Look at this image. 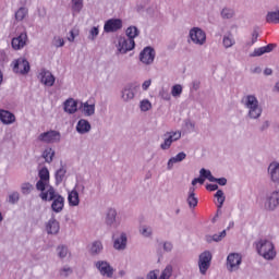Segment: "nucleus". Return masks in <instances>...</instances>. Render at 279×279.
Here are the masks:
<instances>
[{"mask_svg":"<svg viewBox=\"0 0 279 279\" xmlns=\"http://www.w3.org/2000/svg\"><path fill=\"white\" fill-rule=\"evenodd\" d=\"M243 108L246 109V117L251 121H258L263 117V105L254 94L244 95L241 99Z\"/></svg>","mask_w":279,"mask_h":279,"instance_id":"obj_1","label":"nucleus"},{"mask_svg":"<svg viewBox=\"0 0 279 279\" xmlns=\"http://www.w3.org/2000/svg\"><path fill=\"white\" fill-rule=\"evenodd\" d=\"M43 202H52L51 209L53 213H62L64 210V197L56 189L50 187L48 191L39 194Z\"/></svg>","mask_w":279,"mask_h":279,"instance_id":"obj_2","label":"nucleus"},{"mask_svg":"<svg viewBox=\"0 0 279 279\" xmlns=\"http://www.w3.org/2000/svg\"><path fill=\"white\" fill-rule=\"evenodd\" d=\"M257 254L263 256L265 260H274L276 258V246L271 240L262 239L255 243Z\"/></svg>","mask_w":279,"mask_h":279,"instance_id":"obj_3","label":"nucleus"},{"mask_svg":"<svg viewBox=\"0 0 279 279\" xmlns=\"http://www.w3.org/2000/svg\"><path fill=\"white\" fill-rule=\"evenodd\" d=\"M206 31H204L202 27L194 26L189 31L187 43L190 45H195L196 47H204V45H206Z\"/></svg>","mask_w":279,"mask_h":279,"instance_id":"obj_4","label":"nucleus"},{"mask_svg":"<svg viewBox=\"0 0 279 279\" xmlns=\"http://www.w3.org/2000/svg\"><path fill=\"white\" fill-rule=\"evenodd\" d=\"M38 177L39 180L36 183L37 191H40V193H46V191L53 189V186H51L49 183V169H47V167L39 169Z\"/></svg>","mask_w":279,"mask_h":279,"instance_id":"obj_5","label":"nucleus"},{"mask_svg":"<svg viewBox=\"0 0 279 279\" xmlns=\"http://www.w3.org/2000/svg\"><path fill=\"white\" fill-rule=\"evenodd\" d=\"M210 263H213V253L210 251H204L198 256V269L202 276H206L208 269H210Z\"/></svg>","mask_w":279,"mask_h":279,"instance_id":"obj_6","label":"nucleus"},{"mask_svg":"<svg viewBox=\"0 0 279 279\" xmlns=\"http://www.w3.org/2000/svg\"><path fill=\"white\" fill-rule=\"evenodd\" d=\"M279 206V190L268 192L265 196L264 207L266 210L274 211Z\"/></svg>","mask_w":279,"mask_h":279,"instance_id":"obj_7","label":"nucleus"},{"mask_svg":"<svg viewBox=\"0 0 279 279\" xmlns=\"http://www.w3.org/2000/svg\"><path fill=\"white\" fill-rule=\"evenodd\" d=\"M241 263H243V256L239 253H230L227 256V269L230 272L239 271L241 269Z\"/></svg>","mask_w":279,"mask_h":279,"instance_id":"obj_8","label":"nucleus"},{"mask_svg":"<svg viewBox=\"0 0 279 279\" xmlns=\"http://www.w3.org/2000/svg\"><path fill=\"white\" fill-rule=\"evenodd\" d=\"M182 138L181 131H170L165 134L163 143L160 144V148L163 150L171 149V145L173 143L180 141Z\"/></svg>","mask_w":279,"mask_h":279,"instance_id":"obj_9","label":"nucleus"},{"mask_svg":"<svg viewBox=\"0 0 279 279\" xmlns=\"http://www.w3.org/2000/svg\"><path fill=\"white\" fill-rule=\"evenodd\" d=\"M154 60H156V50L151 46L145 47L140 52V62H142V64L149 66L154 64Z\"/></svg>","mask_w":279,"mask_h":279,"instance_id":"obj_10","label":"nucleus"},{"mask_svg":"<svg viewBox=\"0 0 279 279\" xmlns=\"http://www.w3.org/2000/svg\"><path fill=\"white\" fill-rule=\"evenodd\" d=\"M173 276V266L168 265L161 271L160 276L158 277V270H150L146 277H137L136 279H169Z\"/></svg>","mask_w":279,"mask_h":279,"instance_id":"obj_11","label":"nucleus"},{"mask_svg":"<svg viewBox=\"0 0 279 279\" xmlns=\"http://www.w3.org/2000/svg\"><path fill=\"white\" fill-rule=\"evenodd\" d=\"M136 47L134 39H129L128 37H119L117 44L118 53L125 54L128 51H132Z\"/></svg>","mask_w":279,"mask_h":279,"instance_id":"obj_12","label":"nucleus"},{"mask_svg":"<svg viewBox=\"0 0 279 279\" xmlns=\"http://www.w3.org/2000/svg\"><path fill=\"white\" fill-rule=\"evenodd\" d=\"M95 267L104 278H112L114 276V268L108 260H98L95 263Z\"/></svg>","mask_w":279,"mask_h":279,"instance_id":"obj_13","label":"nucleus"},{"mask_svg":"<svg viewBox=\"0 0 279 279\" xmlns=\"http://www.w3.org/2000/svg\"><path fill=\"white\" fill-rule=\"evenodd\" d=\"M60 138H62V135L58 131H47L38 136V141L40 143H47V144H53V143H60Z\"/></svg>","mask_w":279,"mask_h":279,"instance_id":"obj_14","label":"nucleus"},{"mask_svg":"<svg viewBox=\"0 0 279 279\" xmlns=\"http://www.w3.org/2000/svg\"><path fill=\"white\" fill-rule=\"evenodd\" d=\"M14 73H20V75H27L29 73L31 66L29 61L25 58H19L12 62Z\"/></svg>","mask_w":279,"mask_h":279,"instance_id":"obj_15","label":"nucleus"},{"mask_svg":"<svg viewBox=\"0 0 279 279\" xmlns=\"http://www.w3.org/2000/svg\"><path fill=\"white\" fill-rule=\"evenodd\" d=\"M123 27V21L121 19H109L105 22L104 32L105 34H114Z\"/></svg>","mask_w":279,"mask_h":279,"instance_id":"obj_16","label":"nucleus"},{"mask_svg":"<svg viewBox=\"0 0 279 279\" xmlns=\"http://www.w3.org/2000/svg\"><path fill=\"white\" fill-rule=\"evenodd\" d=\"M39 82L44 84V86L51 87L53 84H56V76L46 69H41L37 75Z\"/></svg>","mask_w":279,"mask_h":279,"instance_id":"obj_17","label":"nucleus"},{"mask_svg":"<svg viewBox=\"0 0 279 279\" xmlns=\"http://www.w3.org/2000/svg\"><path fill=\"white\" fill-rule=\"evenodd\" d=\"M27 45V33L23 32L17 37H14L11 41V47L14 51H21Z\"/></svg>","mask_w":279,"mask_h":279,"instance_id":"obj_18","label":"nucleus"},{"mask_svg":"<svg viewBox=\"0 0 279 279\" xmlns=\"http://www.w3.org/2000/svg\"><path fill=\"white\" fill-rule=\"evenodd\" d=\"M0 122L2 125H12L16 123V116L9 110L0 109Z\"/></svg>","mask_w":279,"mask_h":279,"instance_id":"obj_19","label":"nucleus"},{"mask_svg":"<svg viewBox=\"0 0 279 279\" xmlns=\"http://www.w3.org/2000/svg\"><path fill=\"white\" fill-rule=\"evenodd\" d=\"M113 247L118 252H123L128 247V233L121 232L119 236L113 238Z\"/></svg>","mask_w":279,"mask_h":279,"instance_id":"obj_20","label":"nucleus"},{"mask_svg":"<svg viewBox=\"0 0 279 279\" xmlns=\"http://www.w3.org/2000/svg\"><path fill=\"white\" fill-rule=\"evenodd\" d=\"M268 175L270 178V182L274 184H279V162L272 161L268 166Z\"/></svg>","mask_w":279,"mask_h":279,"instance_id":"obj_21","label":"nucleus"},{"mask_svg":"<svg viewBox=\"0 0 279 279\" xmlns=\"http://www.w3.org/2000/svg\"><path fill=\"white\" fill-rule=\"evenodd\" d=\"M136 97V93L134 92V87L132 85H126L121 90V99L129 104Z\"/></svg>","mask_w":279,"mask_h":279,"instance_id":"obj_22","label":"nucleus"},{"mask_svg":"<svg viewBox=\"0 0 279 279\" xmlns=\"http://www.w3.org/2000/svg\"><path fill=\"white\" fill-rule=\"evenodd\" d=\"M80 110L84 117H93L95 114V101L87 100L85 102H81Z\"/></svg>","mask_w":279,"mask_h":279,"instance_id":"obj_23","label":"nucleus"},{"mask_svg":"<svg viewBox=\"0 0 279 279\" xmlns=\"http://www.w3.org/2000/svg\"><path fill=\"white\" fill-rule=\"evenodd\" d=\"M93 130L90 122L86 119H80L76 123L77 134H88Z\"/></svg>","mask_w":279,"mask_h":279,"instance_id":"obj_24","label":"nucleus"},{"mask_svg":"<svg viewBox=\"0 0 279 279\" xmlns=\"http://www.w3.org/2000/svg\"><path fill=\"white\" fill-rule=\"evenodd\" d=\"M63 110L68 114H75L77 112V100L69 98L63 102Z\"/></svg>","mask_w":279,"mask_h":279,"instance_id":"obj_25","label":"nucleus"},{"mask_svg":"<svg viewBox=\"0 0 279 279\" xmlns=\"http://www.w3.org/2000/svg\"><path fill=\"white\" fill-rule=\"evenodd\" d=\"M183 160H186V153L184 151H181L177 154L174 157H171L167 163L168 171H171L174 165H178V162H182Z\"/></svg>","mask_w":279,"mask_h":279,"instance_id":"obj_26","label":"nucleus"},{"mask_svg":"<svg viewBox=\"0 0 279 279\" xmlns=\"http://www.w3.org/2000/svg\"><path fill=\"white\" fill-rule=\"evenodd\" d=\"M46 230L48 234H58L60 232V222L56 218H51L46 226Z\"/></svg>","mask_w":279,"mask_h":279,"instance_id":"obj_27","label":"nucleus"},{"mask_svg":"<svg viewBox=\"0 0 279 279\" xmlns=\"http://www.w3.org/2000/svg\"><path fill=\"white\" fill-rule=\"evenodd\" d=\"M68 204L69 206H80V194L74 190L68 192Z\"/></svg>","mask_w":279,"mask_h":279,"instance_id":"obj_28","label":"nucleus"},{"mask_svg":"<svg viewBox=\"0 0 279 279\" xmlns=\"http://www.w3.org/2000/svg\"><path fill=\"white\" fill-rule=\"evenodd\" d=\"M105 221L107 226H114L117 223V209L109 208L106 213Z\"/></svg>","mask_w":279,"mask_h":279,"instance_id":"obj_29","label":"nucleus"},{"mask_svg":"<svg viewBox=\"0 0 279 279\" xmlns=\"http://www.w3.org/2000/svg\"><path fill=\"white\" fill-rule=\"evenodd\" d=\"M222 45H223L225 49H230L231 47H234V45H236L234 35H232L231 33L223 35Z\"/></svg>","mask_w":279,"mask_h":279,"instance_id":"obj_30","label":"nucleus"},{"mask_svg":"<svg viewBox=\"0 0 279 279\" xmlns=\"http://www.w3.org/2000/svg\"><path fill=\"white\" fill-rule=\"evenodd\" d=\"M72 14L73 16H76V14H80L82 10H84V0H72Z\"/></svg>","mask_w":279,"mask_h":279,"instance_id":"obj_31","label":"nucleus"},{"mask_svg":"<svg viewBox=\"0 0 279 279\" xmlns=\"http://www.w3.org/2000/svg\"><path fill=\"white\" fill-rule=\"evenodd\" d=\"M197 197L195 196V187H190L187 194V204L190 208H195L197 206Z\"/></svg>","mask_w":279,"mask_h":279,"instance_id":"obj_32","label":"nucleus"},{"mask_svg":"<svg viewBox=\"0 0 279 279\" xmlns=\"http://www.w3.org/2000/svg\"><path fill=\"white\" fill-rule=\"evenodd\" d=\"M57 254L59 258L64 259L71 256V252L69 251V246L61 244L57 247Z\"/></svg>","mask_w":279,"mask_h":279,"instance_id":"obj_33","label":"nucleus"},{"mask_svg":"<svg viewBox=\"0 0 279 279\" xmlns=\"http://www.w3.org/2000/svg\"><path fill=\"white\" fill-rule=\"evenodd\" d=\"M53 156H56V150H53V148L51 147H47L43 151V158L46 162H48V165H50V162H53Z\"/></svg>","mask_w":279,"mask_h":279,"instance_id":"obj_34","label":"nucleus"},{"mask_svg":"<svg viewBox=\"0 0 279 279\" xmlns=\"http://www.w3.org/2000/svg\"><path fill=\"white\" fill-rule=\"evenodd\" d=\"M56 184H62L64 182V178H66V168L64 166H61L59 170L56 171Z\"/></svg>","mask_w":279,"mask_h":279,"instance_id":"obj_35","label":"nucleus"},{"mask_svg":"<svg viewBox=\"0 0 279 279\" xmlns=\"http://www.w3.org/2000/svg\"><path fill=\"white\" fill-rule=\"evenodd\" d=\"M140 234L144 236V239H151L154 236V229L149 226L140 227Z\"/></svg>","mask_w":279,"mask_h":279,"instance_id":"obj_36","label":"nucleus"},{"mask_svg":"<svg viewBox=\"0 0 279 279\" xmlns=\"http://www.w3.org/2000/svg\"><path fill=\"white\" fill-rule=\"evenodd\" d=\"M207 243H213V241L215 243H219V241H221V239H226V230L221 231L219 234H214V235H206L205 236Z\"/></svg>","mask_w":279,"mask_h":279,"instance_id":"obj_37","label":"nucleus"},{"mask_svg":"<svg viewBox=\"0 0 279 279\" xmlns=\"http://www.w3.org/2000/svg\"><path fill=\"white\" fill-rule=\"evenodd\" d=\"M215 197H216V199H217V202H218L217 208H218V209L223 208V204H225V202H226V194L223 193V191L218 190V191L216 192V194H215Z\"/></svg>","mask_w":279,"mask_h":279,"instance_id":"obj_38","label":"nucleus"},{"mask_svg":"<svg viewBox=\"0 0 279 279\" xmlns=\"http://www.w3.org/2000/svg\"><path fill=\"white\" fill-rule=\"evenodd\" d=\"M90 252L94 255L101 254L104 252V244L101 241H95L92 243Z\"/></svg>","mask_w":279,"mask_h":279,"instance_id":"obj_39","label":"nucleus"},{"mask_svg":"<svg viewBox=\"0 0 279 279\" xmlns=\"http://www.w3.org/2000/svg\"><path fill=\"white\" fill-rule=\"evenodd\" d=\"M220 16L221 19H225V20H230L234 16V9H231V8H223L220 12Z\"/></svg>","mask_w":279,"mask_h":279,"instance_id":"obj_40","label":"nucleus"},{"mask_svg":"<svg viewBox=\"0 0 279 279\" xmlns=\"http://www.w3.org/2000/svg\"><path fill=\"white\" fill-rule=\"evenodd\" d=\"M201 178L208 180L209 182H215V177L213 175V172L210 170H206V168H203L199 170Z\"/></svg>","mask_w":279,"mask_h":279,"instance_id":"obj_41","label":"nucleus"},{"mask_svg":"<svg viewBox=\"0 0 279 279\" xmlns=\"http://www.w3.org/2000/svg\"><path fill=\"white\" fill-rule=\"evenodd\" d=\"M183 89H184V88L182 87L181 84H175V85H173V86L171 87V95H172L175 99H178V98L182 97V90H183Z\"/></svg>","mask_w":279,"mask_h":279,"instance_id":"obj_42","label":"nucleus"},{"mask_svg":"<svg viewBox=\"0 0 279 279\" xmlns=\"http://www.w3.org/2000/svg\"><path fill=\"white\" fill-rule=\"evenodd\" d=\"M266 21L267 23H279V11L268 12Z\"/></svg>","mask_w":279,"mask_h":279,"instance_id":"obj_43","label":"nucleus"},{"mask_svg":"<svg viewBox=\"0 0 279 279\" xmlns=\"http://www.w3.org/2000/svg\"><path fill=\"white\" fill-rule=\"evenodd\" d=\"M34 191V185L29 182H24L21 184V193L23 195H29Z\"/></svg>","mask_w":279,"mask_h":279,"instance_id":"obj_44","label":"nucleus"},{"mask_svg":"<svg viewBox=\"0 0 279 279\" xmlns=\"http://www.w3.org/2000/svg\"><path fill=\"white\" fill-rule=\"evenodd\" d=\"M126 36L129 40H134L138 36V28L136 26H130L126 28Z\"/></svg>","mask_w":279,"mask_h":279,"instance_id":"obj_45","label":"nucleus"},{"mask_svg":"<svg viewBox=\"0 0 279 279\" xmlns=\"http://www.w3.org/2000/svg\"><path fill=\"white\" fill-rule=\"evenodd\" d=\"M27 14H28L27 8L22 7L15 12V19L16 21H23L25 16H27Z\"/></svg>","mask_w":279,"mask_h":279,"instance_id":"obj_46","label":"nucleus"},{"mask_svg":"<svg viewBox=\"0 0 279 279\" xmlns=\"http://www.w3.org/2000/svg\"><path fill=\"white\" fill-rule=\"evenodd\" d=\"M140 110L142 112H148V110H151V101L149 99H143L140 102Z\"/></svg>","mask_w":279,"mask_h":279,"instance_id":"obj_47","label":"nucleus"},{"mask_svg":"<svg viewBox=\"0 0 279 279\" xmlns=\"http://www.w3.org/2000/svg\"><path fill=\"white\" fill-rule=\"evenodd\" d=\"M61 278H69V276H71V274H73V268H71L70 266H63L60 271H59Z\"/></svg>","mask_w":279,"mask_h":279,"instance_id":"obj_48","label":"nucleus"},{"mask_svg":"<svg viewBox=\"0 0 279 279\" xmlns=\"http://www.w3.org/2000/svg\"><path fill=\"white\" fill-rule=\"evenodd\" d=\"M99 36V26H94L89 29L88 40H96Z\"/></svg>","mask_w":279,"mask_h":279,"instance_id":"obj_49","label":"nucleus"},{"mask_svg":"<svg viewBox=\"0 0 279 279\" xmlns=\"http://www.w3.org/2000/svg\"><path fill=\"white\" fill-rule=\"evenodd\" d=\"M72 191H75V193H77L78 195H84V193L86 192V186L83 183H76Z\"/></svg>","mask_w":279,"mask_h":279,"instance_id":"obj_50","label":"nucleus"},{"mask_svg":"<svg viewBox=\"0 0 279 279\" xmlns=\"http://www.w3.org/2000/svg\"><path fill=\"white\" fill-rule=\"evenodd\" d=\"M77 36H80V28H72L70 31V36L68 37L69 43H74Z\"/></svg>","mask_w":279,"mask_h":279,"instance_id":"obj_51","label":"nucleus"},{"mask_svg":"<svg viewBox=\"0 0 279 279\" xmlns=\"http://www.w3.org/2000/svg\"><path fill=\"white\" fill-rule=\"evenodd\" d=\"M159 97H161L163 101H171V94H169L168 89L162 88L159 90Z\"/></svg>","mask_w":279,"mask_h":279,"instance_id":"obj_52","label":"nucleus"},{"mask_svg":"<svg viewBox=\"0 0 279 279\" xmlns=\"http://www.w3.org/2000/svg\"><path fill=\"white\" fill-rule=\"evenodd\" d=\"M52 45L53 47H57V49L62 47L64 45V38L60 36H54L52 40Z\"/></svg>","mask_w":279,"mask_h":279,"instance_id":"obj_53","label":"nucleus"},{"mask_svg":"<svg viewBox=\"0 0 279 279\" xmlns=\"http://www.w3.org/2000/svg\"><path fill=\"white\" fill-rule=\"evenodd\" d=\"M185 130L191 134L195 132V122L191 120H185Z\"/></svg>","mask_w":279,"mask_h":279,"instance_id":"obj_54","label":"nucleus"},{"mask_svg":"<svg viewBox=\"0 0 279 279\" xmlns=\"http://www.w3.org/2000/svg\"><path fill=\"white\" fill-rule=\"evenodd\" d=\"M20 197L21 196H20L19 192H12L9 195V204H16V202H19Z\"/></svg>","mask_w":279,"mask_h":279,"instance_id":"obj_55","label":"nucleus"},{"mask_svg":"<svg viewBox=\"0 0 279 279\" xmlns=\"http://www.w3.org/2000/svg\"><path fill=\"white\" fill-rule=\"evenodd\" d=\"M265 49L263 47L255 48L254 51L250 54L251 58H258L260 56H264Z\"/></svg>","mask_w":279,"mask_h":279,"instance_id":"obj_56","label":"nucleus"},{"mask_svg":"<svg viewBox=\"0 0 279 279\" xmlns=\"http://www.w3.org/2000/svg\"><path fill=\"white\" fill-rule=\"evenodd\" d=\"M163 252H172L173 251V243L166 241L162 243Z\"/></svg>","mask_w":279,"mask_h":279,"instance_id":"obj_57","label":"nucleus"},{"mask_svg":"<svg viewBox=\"0 0 279 279\" xmlns=\"http://www.w3.org/2000/svg\"><path fill=\"white\" fill-rule=\"evenodd\" d=\"M206 182V179L199 175V178H195L192 181V186H195V184H204Z\"/></svg>","mask_w":279,"mask_h":279,"instance_id":"obj_58","label":"nucleus"},{"mask_svg":"<svg viewBox=\"0 0 279 279\" xmlns=\"http://www.w3.org/2000/svg\"><path fill=\"white\" fill-rule=\"evenodd\" d=\"M214 182H217V184H219L220 186H226V184H228V179L227 178H215V181Z\"/></svg>","mask_w":279,"mask_h":279,"instance_id":"obj_59","label":"nucleus"},{"mask_svg":"<svg viewBox=\"0 0 279 279\" xmlns=\"http://www.w3.org/2000/svg\"><path fill=\"white\" fill-rule=\"evenodd\" d=\"M276 45L274 44H268L267 46H264V53H271V51H274Z\"/></svg>","mask_w":279,"mask_h":279,"instance_id":"obj_60","label":"nucleus"},{"mask_svg":"<svg viewBox=\"0 0 279 279\" xmlns=\"http://www.w3.org/2000/svg\"><path fill=\"white\" fill-rule=\"evenodd\" d=\"M149 86H151V80H146V81H144V83L142 84V89H143V90H149Z\"/></svg>","mask_w":279,"mask_h":279,"instance_id":"obj_61","label":"nucleus"},{"mask_svg":"<svg viewBox=\"0 0 279 279\" xmlns=\"http://www.w3.org/2000/svg\"><path fill=\"white\" fill-rule=\"evenodd\" d=\"M270 123L268 120L264 121L260 125V131L265 132V130H267L269 128Z\"/></svg>","mask_w":279,"mask_h":279,"instance_id":"obj_62","label":"nucleus"},{"mask_svg":"<svg viewBox=\"0 0 279 279\" xmlns=\"http://www.w3.org/2000/svg\"><path fill=\"white\" fill-rule=\"evenodd\" d=\"M219 189V185L217 184H208L207 191H217Z\"/></svg>","mask_w":279,"mask_h":279,"instance_id":"obj_63","label":"nucleus"},{"mask_svg":"<svg viewBox=\"0 0 279 279\" xmlns=\"http://www.w3.org/2000/svg\"><path fill=\"white\" fill-rule=\"evenodd\" d=\"M264 73H265L266 75H271V73H274V71H271V69H269V68H266V69L264 70Z\"/></svg>","mask_w":279,"mask_h":279,"instance_id":"obj_64","label":"nucleus"}]
</instances>
